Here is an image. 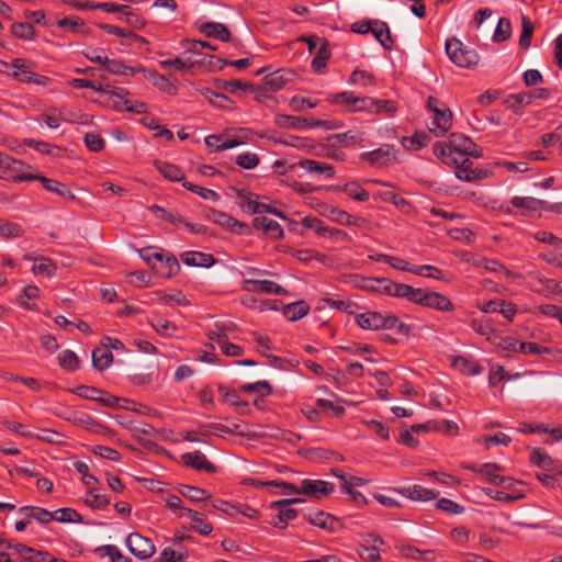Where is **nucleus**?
<instances>
[{
  "mask_svg": "<svg viewBox=\"0 0 562 562\" xmlns=\"http://www.w3.org/2000/svg\"><path fill=\"white\" fill-rule=\"evenodd\" d=\"M178 492L191 502H202L211 498V495L204 488L182 484L179 486Z\"/></svg>",
  "mask_w": 562,
  "mask_h": 562,
  "instance_id": "ea45409f",
  "label": "nucleus"
},
{
  "mask_svg": "<svg viewBox=\"0 0 562 562\" xmlns=\"http://www.w3.org/2000/svg\"><path fill=\"white\" fill-rule=\"evenodd\" d=\"M24 234V228L14 222L0 218V236L3 238H18Z\"/></svg>",
  "mask_w": 562,
  "mask_h": 562,
  "instance_id": "864d4df0",
  "label": "nucleus"
},
{
  "mask_svg": "<svg viewBox=\"0 0 562 562\" xmlns=\"http://www.w3.org/2000/svg\"><path fill=\"white\" fill-rule=\"evenodd\" d=\"M239 390L245 393H261L262 395H270L272 393V386L267 381L243 384Z\"/></svg>",
  "mask_w": 562,
  "mask_h": 562,
  "instance_id": "e2e57ef3",
  "label": "nucleus"
},
{
  "mask_svg": "<svg viewBox=\"0 0 562 562\" xmlns=\"http://www.w3.org/2000/svg\"><path fill=\"white\" fill-rule=\"evenodd\" d=\"M130 552L139 560H147L155 553V546L150 539L137 532H132L126 538Z\"/></svg>",
  "mask_w": 562,
  "mask_h": 562,
  "instance_id": "9d476101",
  "label": "nucleus"
},
{
  "mask_svg": "<svg viewBox=\"0 0 562 562\" xmlns=\"http://www.w3.org/2000/svg\"><path fill=\"white\" fill-rule=\"evenodd\" d=\"M142 74H144V77L149 80L154 87H156L157 89H159L160 91H165V92H168V93H173L176 88L175 86L170 82V80L157 72L156 70H148L145 68V71H140Z\"/></svg>",
  "mask_w": 562,
  "mask_h": 562,
  "instance_id": "72a5a7b5",
  "label": "nucleus"
},
{
  "mask_svg": "<svg viewBox=\"0 0 562 562\" xmlns=\"http://www.w3.org/2000/svg\"><path fill=\"white\" fill-rule=\"evenodd\" d=\"M383 314L375 311H368L364 313L356 314L355 322L364 330H380L382 329Z\"/></svg>",
  "mask_w": 562,
  "mask_h": 562,
  "instance_id": "aec40b11",
  "label": "nucleus"
},
{
  "mask_svg": "<svg viewBox=\"0 0 562 562\" xmlns=\"http://www.w3.org/2000/svg\"><path fill=\"white\" fill-rule=\"evenodd\" d=\"M389 265L394 269L407 271L422 277H428L437 280H441L443 278L442 271L437 267L430 265L413 266L400 257L391 256Z\"/></svg>",
  "mask_w": 562,
  "mask_h": 562,
  "instance_id": "6e6552de",
  "label": "nucleus"
},
{
  "mask_svg": "<svg viewBox=\"0 0 562 562\" xmlns=\"http://www.w3.org/2000/svg\"><path fill=\"white\" fill-rule=\"evenodd\" d=\"M215 86L216 88L222 89L228 93H235L237 90H246L252 88L251 85L244 82L241 80L217 79L215 81Z\"/></svg>",
  "mask_w": 562,
  "mask_h": 562,
  "instance_id": "13d9d810",
  "label": "nucleus"
},
{
  "mask_svg": "<svg viewBox=\"0 0 562 562\" xmlns=\"http://www.w3.org/2000/svg\"><path fill=\"white\" fill-rule=\"evenodd\" d=\"M11 33L20 40L32 41L35 38V30L31 23L15 22L11 25Z\"/></svg>",
  "mask_w": 562,
  "mask_h": 562,
  "instance_id": "8fccbe9b",
  "label": "nucleus"
},
{
  "mask_svg": "<svg viewBox=\"0 0 562 562\" xmlns=\"http://www.w3.org/2000/svg\"><path fill=\"white\" fill-rule=\"evenodd\" d=\"M59 366L68 371H76L80 367L77 355L71 350H64L58 355Z\"/></svg>",
  "mask_w": 562,
  "mask_h": 562,
  "instance_id": "4d7b16f0",
  "label": "nucleus"
},
{
  "mask_svg": "<svg viewBox=\"0 0 562 562\" xmlns=\"http://www.w3.org/2000/svg\"><path fill=\"white\" fill-rule=\"evenodd\" d=\"M243 290L248 292L285 295L288 291L280 284L270 280L245 279Z\"/></svg>",
  "mask_w": 562,
  "mask_h": 562,
  "instance_id": "f8f14e48",
  "label": "nucleus"
},
{
  "mask_svg": "<svg viewBox=\"0 0 562 562\" xmlns=\"http://www.w3.org/2000/svg\"><path fill=\"white\" fill-rule=\"evenodd\" d=\"M19 513L29 519H34L41 525H47L53 521V515L49 510L38 506H23L19 508Z\"/></svg>",
  "mask_w": 562,
  "mask_h": 562,
  "instance_id": "c756f323",
  "label": "nucleus"
},
{
  "mask_svg": "<svg viewBox=\"0 0 562 562\" xmlns=\"http://www.w3.org/2000/svg\"><path fill=\"white\" fill-rule=\"evenodd\" d=\"M126 94L122 95V99L114 101V108L117 111H126L136 114H143L147 112V104L142 101H133L128 99H124Z\"/></svg>",
  "mask_w": 562,
  "mask_h": 562,
  "instance_id": "a19ab883",
  "label": "nucleus"
},
{
  "mask_svg": "<svg viewBox=\"0 0 562 562\" xmlns=\"http://www.w3.org/2000/svg\"><path fill=\"white\" fill-rule=\"evenodd\" d=\"M302 225L306 228L313 229L321 237L327 236L328 226L317 217L306 216L302 220Z\"/></svg>",
  "mask_w": 562,
  "mask_h": 562,
  "instance_id": "69168bd1",
  "label": "nucleus"
},
{
  "mask_svg": "<svg viewBox=\"0 0 562 562\" xmlns=\"http://www.w3.org/2000/svg\"><path fill=\"white\" fill-rule=\"evenodd\" d=\"M349 83L360 85L362 87L373 86L374 77L367 70L356 69L349 77Z\"/></svg>",
  "mask_w": 562,
  "mask_h": 562,
  "instance_id": "052dcab7",
  "label": "nucleus"
},
{
  "mask_svg": "<svg viewBox=\"0 0 562 562\" xmlns=\"http://www.w3.org/2000/svg\"><path fill=\"white\" fill-rule=\"evenodd\" d=\"M119 20H124L132 29L135 30H142L146 26V20L142 15L135 13L130 5L125 13L119 16Z\"/></svg>",
  "mask_w": 562,
  "mask_h": 562,
  "instance_id": "680f3d73",
  "label": "nucleus"
},
{
  "mask_svg": "<svg viewBox=\"0 0 562 562\" xmlns=\"http://www.w3.org/2000/svg\"><path fill=\"white\" fill-rule=\"evenodd\" d=\"M154 166L169 181L187 182L184 172L178 166L161 160H155Z\"/></svg>",
  "mask_w": 562,
  "mask_h": 562,
  "instance_id": "a878e982",
  "label": "nucleus"
},
{
  "mask_svg": "<svg viewBox=\"0 0 562 562\" xmlns=\"http://www.w3.org/2000/svg\"><path fill=\"white\" fill-rule=\"evenodd\" d=\"M330 57V52L328 49V42L323 41L321 46L318 47L315 57L312 60V68L316 72H321L322 69L326 67V63Z\"/></svg>",
  "mask_w": 562,
  "mask_h": 562,
  "instance_id": "3c124183",
  "label": "nucleus"
},
{
  "mask_svg": "<svg viewBox=\"0 0 562 562\" xmlns=\"http://www.w3.org/2000/svg\"><path fill=\"white\" fill-rule=\"evenodd\" d=\"M446 54L449 59L462 68H472L477 65L480 57L475 49L465 46L459 38L450 37L446 41Z\"/></svg>",
  "mask_w": 562,
  "mask_h": 562,
  "instance_id": "7ed1b4c3",
  "label": "nucleus"
},
{
  "mask_svg": "<svg viewBox=\"0 0 562 562\" xmlns=\"http://www.w3.org/2000/svg\"><path fill=\"white\" fill-rule=\"evenodd\" d=\"M297 165L310 173L324 175L329 179L334 178L336 175L335 167L327 162L312 159H302L297 162Z\"/></svg>",
  "mask_w": 562,
  "mask_h": 562,
  "instance_id": "4be33fe9",
  "label": "nucleus"
},
{
  "mask_svg": "<svg viewBox=\"0 0 562 562\" xmlns=\"http://www.w3.org/2000/svg\"><path fill=\"white\" fill-rule=\"evenodd\" d=\"M200 32L207 37L216 38L221 42H229L231 32L226 25L216 22H205L200 26Z\"/></svg>",
  "mask_w": 562,
  "mask_h": 562,
  "instance_id": "5701e85b",
  "label": "nucleus"
},
{
  "mask_svg": "<svg viewBox=\"0 0 562 562\" xmlns=\"http://www.w3.org/2000/svg\"><path fill=\"white\" fill-rule=\"evenodd\" d=\"M359 159L373 168L389 167L397 161V149L394 145L385 144L374 150L360 154Z\"/></svg>",
  "mask_w": 562,
  "mask_h": 562,
  "instance_id": "423d86ee",
  "label": "nucleus"
},
{
  "mask_svg": "<svg viewBox=\"0 0 562 562\" xmlns=\"http://www.w3.org/2000/svg\"><path fill=\"white\" fill-rule=\"evenodd\" d=\"M90 498L86 499V504L92 509H105L110 505V497L103 494H97L93 490L88 492Z\"/></svg>",
  "mask_w": 562,
  "mask_h": 562,
  "instance_id": "338daca9",
  "label": "nucleus"
},
{
  "mask_svg": "<svg viewBox=\"0 0 562 562\" xmlns=\"http://www.w3.org/2000/svg\"><path fill=\"white\" fill-rule=\"evenodd\" d=\"M154 259L161 262L164 271L161 274L166 278H171L180 271V265L178 259L171 255H164L162 252H153Z\"/></svg>",
  "mask_w": 562,
  "mask_h": 562,
  "instance_id": "c85d7f7f",
  "label": "nucleus"
},
{
  "mask_svg": "<svg viewBox=\"0 0 562 562\" xmlns=\"http://www.w3.org/2000/svg\"><path fill=\"white\" fill-rule=\"evenodd\" d=\"M57 26L60 29H67L74 33H88V29L86 27L83 20L78 16H66L57 22Z\"/></svg>",
  "mask_w": 562,
  "mask_h": 562,
  "instance_id": "de8ad7c7",
  "label": "nucleus"
},
{
  "mask_svg": "<svg viewBox=\"0 0 562 562\" xmlns=\"http://www.w3.org/2000/svg\"><path fill=\"white\" fill-rule=\"evenodd\" d=\"M50 514L54 516L53 520L58 522H83L82 516L76 509L70 507L58 508L54 512H50Z\"/></svg>",
  "mask_w": 562,
  "mask_h": 562,
  "instance_id": "37998d69",
  "label": "nucleus"
},
{
  "mask_svg": "<svg viewBox=\"0 0 562 562\" xmlns=\"http://www.w3.org/2000/svg\"><path fill=\"white\" fill-rule=\"evenodd\" d=\"M76 395L98 402L104 407L116 408L120 407V402H127L126 398L117 397L109 392L90 385H79L72 391Z\"/></svg>",
  "mask_w": 562,
  "mask_h": 562,
  "instance_id": "0eeeda50",
  "label": "nucleus"
},
{
  "mask_svg": "<svg viewBox=\"0 0 562 562\" xmlns=\"http://www.w3.org/2000/svg\"><path fill=\"white\" fill-rule=\"evenodd\" d=\"M310 312V305L305 301H296L283 307V315L291 322L299 321Z\"/></svg>",
  "mask_w": 562,
  "mask_h": 562,
  "instance_id": "f704fd0d",
  "label": "nucleus"
},
{
  "mask_svg": "<svg viewBox=\"0 0 562 562\" xmlns=\"http://www.w3.org/2000/svg\"><path fill=\"white\" fill-rule=\"evenodd\" d=\"M318 213L323 216H326L327 218L331 220L333 222L344 225V226H356L357 225V218L352 215H350L348 212L333 206L327 203H319Z\"/></svg>",
  "mask_w": 562,
  "mask_h": 562,
  "instance_id": "ddd939ff",
  "label": "nucleus"
},
{
  "mask_svg": "<svg viewBox=\"0 0 562 562\" xmlns=\"http://www.w3.org/2000/svg\"><path fill=\"white\" fill-rule=\"evenodd\" d=\"M186 513L188 514L187 517L191 519V528L193 530L202 536H209L212 532L213 526L206 520L203 513L193 509L187 510Z\"/></svg>",
  "mask_w": 562,
  "mask_h": 562,
  "instance_id": "7c9ffc66",
  "label": "nucleus"
},
{
  "mask_svg": "<svg viewBox=\"0 0 562 562\" xmlns=\"http://www.w3.org/2000/svg\"><path fill=\"white\" fill-rule=\"evenodd\" d=\"M303 117L286 114H277L274 124L280 128L303 130Z\"/></svg>",
  "mask_w": 562,
  "mask_h": 562,
  "instance_id": "09e8293b",
  "label": "nucleus"
},
{
  "mask_svg": "<svg viewBox=\"0 0 562 562\" xmlns=\"http://www.w3.org/2000/svg\"><path fill=\"white\" fill-rule=\"evenodd\" d=\"M180 257L182 262L190 267L210 268L215 263L213 255L200 251H184Z\"/></svg>",
  "mask_w": 562,
  "mask_h": 562,
  "instance_id": "412c9836",
  "label": "nucleus"
},
{
  "mask_svg": "<svg viewBox=\"0 0 562 562\" xmlns=\"http://www.w3.org/2000/svg\"><path fill=\"white\" fill-rule=\"evenodd\" d=\"M304 518L314 526L323 529L334 530L337 519L323 510L304 514Z\"/></svg>",
  "mask_w": 562,
  "mask_h": 562,
  "instance_id": "cd10ccee",
  "label": "nucleus"
},
{
  "mask_svg": "<svg viewBox=\"0 0 562 562\" xmlns=\"http://www.w3.org/2000/svg\"><path fill=\"white\" fill-rule=\"evenodd\" d=\"M32 170L31 165L0 151V178L14 182L32 181L37 176Z\"/></svg>",
  "mask_w": 562,
  "mask_h": 562,
  "instance_id": "f03ea898",
  "label": "nucleus"
},
{
  "mask_svg": "<svg viewBox=\"0 0 562 562\" xmlns=\"http://www.w3.org/2000/svg\"><path fill=\"white\" fill-rule=\"evenodd\" d=\"M427 109L434 113L431 124L435 128L431 127L430 132H434L436 136H442L452 126L453 115L451 110L439 99L431 95L427 99Z\"/></svg>",
  "mask_w": 562,
  "mask_h": 562,
  "instance_id": "20e7f679",
  "label": "nucleus"
},
{
  "mask_svg": "<svg viewBox=\"0 0 562 562\" xmlns=\"http://www.w3.org/2000/svg\"><path fill=\"white\" fill-rule=\"evenodd\" d=\"M467 469H470L474 472H477V473L486 476L487 480L490 481V483H492L494 485L499 481V477H501V475L497 473L501 470V468L495 463H484L480 467L470 465V467H467Z\"/></svg>",
  "mask_w": 562,
  "mask_h": 562,
  "instance_id": "49530a36",
  "label": "nucleus"
},
{
  "mask_svg": "<svg viewBox=\"0 0 562 562\" xmlns=\"http://www.w3.org/2000/svg\"><path fill=\"white\" fill-rule=\"evenodd\" d=\"M4 65L13 69L11 76L20 82L43 85L47 80L46 77L31 71L26 59L14 58L10 65L7 63Z\"/></svg>",
  "mask_w": 562,
  "mask_h": 562,
  "instance_id": "1a4fd4ad",
  "label": "nucleus"
},
{
  "mask_svg": "<svg viewBox=\"0 0 562 562\" xmlns=\"http://www.w3.org/2000/svg\"><path fill=\"white\" fill-rule=\"evenodd\" d=\"M533 34V24L527 15H521V34L519 37V46L522 49H528L531 44Z\"/></svg>",
  "mask_w": 562,
  "mask_h": 562,
  "instance_id": "6e6d98bb",
  "label": "nucleus"
},
{
  "mask_svg": "<svg viewBox=\"0 0 562 562\" xmlns=\"http://www.w3.org/2000/svg\"><path fill=\"white\" fill-rule=\"evenodd\" d=\"M530 463L550 473L560 474L561 470L555 461L542 449H533L529 457Z\"/></svg>",
  "mask_w": 562,
  "mask_h": 562,
  "instance_id": "f3484780",
  "label": "nucleus"
},
{
  "mask_svg": "<svg viewBox=\"0 0 562 562\" xmlns=\"http://www.w3.org/2000/svg\"><path fill=\"white\" fill-rule=\"evenodd\" d=\"M335 490L333 483L323 480H310L305 479L302 481L300 491L303 495L311 496L314 498H322L328 496Z\"/></svg>",
  "mask_w": 562,
  "mask_h": 562,
  "instance_id": "9b49d317",
  "label": "nucleus"
},
{
  "mask_svg": "<svg viewBox=\"0 0 562 562\" xmlns=\"http://www.w3.org/2000/svg\"><path fill=\"white\" fill-rule=\"evenodd\" d=\"M113 360L111 351L103 348H95L92 351V364L95 370L104 371L108 369Z\"/></svg>",
  "mask_w": 562,
  "mask_h": 562,
  "instance_id": "c03bdc74",
  "label": "nucleus"
},
{
  "mask_svg": "<svg viewBox=\"0 0 562 562\" xmlns=\"http://www.w3.org/2000/svg\"><path fill=\"white\" fill-rule=\"evenodd\" d=\"M432 151L443 164L456 169L454 175L459 180L474 182L487 177V171L472 168L470 157L481 158L483 150L464 134L452 133L448 142H436Z\"/></svg>",
  "mask_w": 562,
  "mask_h": 562,
  "instance_id": "f257e3e1",
  "label": "nucleus"
},
{
  "mask_svg": "<svg viewBox=\"0 0 562 562\" xmlns=\"http://www.w3.org/2000/svg\"><path fill=\"white\" fill-rule=\"evenodd\" d=\"M342 190L349 198L359 202H367L370 199V194L364 190L358 182L350 181L344 187H337Z\"/></svg>",
  "mask_w": 562,
  "mask_h": 562,
  "instance_id": "79ce46f5",
  "label": "nucleus"
},
{
  "mask_svg": "<svg viewBox=\"0 0 562 562\" xmlns=\"http://www.w3.org/2000/svg\"><path fill=\"white\" fill-rule=\"evenodd\" d=\"M394 491L409 499L420 502L431 501L438 496V493L434 492L432 490L417 484L407 487L395 488Z\"/></svg>",
  "mask_w": 562,
  "mask_h": 562,
  "instance_id": "dca6fc26",
  "label": "nucleus"
},
{
  "mask_svg": "<svg viewBox=\"0 0 562 562\" xmlns=\"http://www.w3.org/2000/svg\"><path fill=\"white\" fill-rule=\"evenodd\" d=\"M403 142L406 148L412 150H419L428 145L430 142V136L426 132H416L413 136L405 137Z\"/></svg>",
  "mask_w": 562,
  "mask_h": 562,
  "instance_id": "5fc2aeb1",
  "label": "nucleus"
},
{
  "mask_svg": "<svg viewBox=\"0 0 562 562\" xmlns=\"http://www.w3.org/2000/svg\"><path fill=\"white\" fill-rule=\"evenodd\" d=\"M397 110L395 101L387 99H374L371 98L369 114H385L393 115Z\"/></svg>",
  "mask_w": 562,
  "mask_h": 562,
  "instance_id": "58836bf2",
  "label": "nucleus"
},
{
  "mask_svg": "<svg viewBox=\"0 0 562 562\" xmlns=\"http://www.w3.org/2000/svg\"><path fill=\"white\" fill-rule=\"evenodd\" d=\"M289 78L285 77L282 70L270 74L266 77V86L271 91H278L284 87Z\"/></svg>",
  "mask_w": 562,
  "mask_h": 562,
  "instance_id": "774afa93",
  "label": "nucleus"
},
{
  "mask_svg": "<svg viewBox=\"0 0 562 562\" xmlns=\"http://www.w3.org/2000/svg\"><path fill=\"white\" fill-rule=\"evenodd\" d=\"M149 211L153 212L156 217L167 221L172 225L178 226L181 223H184V218L179 213L173 211H167L166 209L157 204L149 206Z\"/></svg>",
  "mask_w": 562,
  "mask_h": 562,
  "instance_id": "a18cd8bd",
  "label": "nucleus"
},
{
  "mask_svg": "<svg viewBox=\"0 0 562 562\" xmlns=\"http://www.w3.org/2000/svg\"><path fill=\"white\" fill-rule=\"evenodd\" d=\"M510 204L514 207L520 209L522 215H526L528 212L544 211V200L531 196H514L510 200Z\"/></svg>",
  "mask_w": 562,
  "mask_h": 562,
  "instance_id": "b1692460",
  "label": "nucleus"
},
{
  "mask_svg": "<svg viewBox=\"0 0 562 562\" xmlns=\"http://www.w3.org/2000/svg\"><path fill=\"white\" fill-rule=\"evenodd\" d=\"M510 34H512V25H510L509 20L506 18H501L496 25V29H495V32L493 35V41L495 43H502V42L508 40L510 37Z\"/></svg>",
  "mask_w": 562,
  "mask_h": 562,
  "instance_id": "bf43d9fd",
  "label": "nucleus"
},
{
  "mask_svg": "<svg viewBox=\"0 0 562 562\" xmlns=\"http://www.w3.org/2000/svg\"><path fill=\"white\" fill-rule=\"evenodd\" d=\"M452 367L459 370L462 374L474 376L482 372L481 364L464 356H454L452 358Z\"/></svg>",
  "mask_w": 562,
  "mask_h": 562,
  "instance_id": "393cba45",
  "label": "nucleus"
},
{
  "mask_svg": "<svg viewBox=\"0 0 562 562\" xmlns=\"http://www.w3.org/2000/svg\"><path fill=\"white\" fill-rule=\"evenodd\" d=\"M182 463L198 471H204L206 473H215L217 468L199 450L193 452H187L181 456Z\"/></svg>",
  "mask_w": 562,
  "mask_h": 562,
  "instance_id": "4468645a",
  "label": "nucleus"
},
{
  "mask_svg": "<svg viewBox=\"0 0 562 562\" xmlns=\"http://www.w3.org/2000/svg\"><path fill=\"white\" fill-rule=\"evenodd\" d=\"M35 274L52 277L55 273L56 267L53 260L48 258H40L32 268Z\"/></svg>",
  "mask_w": 562,
  "mask_h": 562,
  "instance_id": "0e129e2a",
  "label": "nucleus"
},
{
  "mask_svg": "<svg viewBox=\"0 0 562 562\" xmlns=\"http://www.w3.org/2000/svg\"><path fill=\"white\" fill-rule=\"evenodd\" d=\"M209 337L218 345L225 356L240 357L244 355V349L238 345L229 342L227 335L213 333Z\"/></svg>",
  "mask_w": 562,
  "mask_h": 562,
  "instance_id": "bb28decb",
  "label": "nucleus"
},
{
  "mask_svg": "<svg viewBox=\"0 0 562 562\" xmlns=\"http://www.w3.org/2000/svg\"><path fill=\"white\" fill-rule=\"evenodd\" d=\"M274 143L295 147L297 149L305 150L306 153H314L316 148V144L313 139L300 136H288L286 138L274 139Z\"/></svg>",
  "mask_w": 562,
  "mask_h": 562,
  "instance_id": "c9c22d12",
  "label": "nucleus"
},
{
  "mask_svg": "<svg viewBox=\"0 0 562 562\" xmlns=\"http://www.w3.org/2000/svg\"><path fill=\"white\" fill-rule=\"evenodd\" d=\"M149 324L160 336L164 337H172L178 330V326L175 323L162 316L151 317Z\"/></svg>",
  "mask_w": 562,
  "mask_h": 562,
  "instance_id": "4c0bfd02",
  "label": "nucleus"
},
{
  "mask_svg": "<svg viewBox=\"0 0 562 562\" xmlns=\"http://www.w3.org/2000/svg\"><path fill=\"white\" fill-rule=\"evenodd\" d=\"M475 266L479 268H483L491 272H502L507 278L513 276V272L510 270H508L503 263H501L499 261H497L495 259H487V258L482 257L476 260Z\"/></svg>",
  "mask_w": 562,
  "mask_h": 562,
  "instance_id": "603ef678",
  "label": "nucleus"
},
{
  "mask_svg": "<svg viewBox=\"0 0 562 562\" xmlns=\"http://www.w3.org/2000/svg\"><path fill=\"white\" fill-rule=\"evenodd\" d=\"M35 180L40 181L46 191L56 193L65 201L76 200V195L72 193V191L65 183H61L58 180L47 178L41 173H37Z\"/></svg>",
  "mask_w": 562,
  "mask_h": 562,
  "instance_id": "2eb2a0df",
  "label": "nucleus"
},
{
  "mask_svg": "<svg viewBox=\"0 0 562 562\" xmlns=\"http://www.w3.org/2000/svg\"><path fill=\"white\" fill-rule=\"evenodd\" d=\"M504 104L513 110L515 114H521L522 109L531 104V97L529 92H518L507 95Z\"/></svg>",
  "mask_w": 562,
  "mask_h": 562,
  "instance_id": "2f4dec72",
  "label": "nucleus"
},
{
  "mask_svg": "<svg viewBox=\"0 0 562 562\" xmlns=\"http://www.w3.org/2000/svg\"><path fill=\"white\" fill-rule=\"evenodd\" d=\"M327 101L331 104L342 105L350 113L366 112L369 114L371 97H358L352 91H342L329 94Z\"/></svg>",
  "mask_w": 562,
  "mask_h": 562,
  "instance_id": "39448f33",
  "label": "nucleus"
},
{
  "mask_svg": "<svg viewBox=\"0 0 562 562\" xmlns=\"http://www.w3.org/2000/svg\"><path fill=\"white\" fill-rule=\"evenodd\" d=\"M105 69L114 75H123V76H134L136 74H140V71H145V67L142 65L137 67H130L125 65L122 60L109 59L104 64Z\"/></svg>",
  "mask_w": 562,
  "mask_h": 562,
  "instance_id": "473e14b6",
  "label": "nucleus"
},
{
  "mask_svg": "<svg viewBox=\"0 0 562 562\" xmlns=\"http://www.w3.org/2000/svg\"><path fill=\"white\" fill-rule=\"evenodd\" d=\"M425 307L435 308L441 312H449L453 310V304L446 295L429 291Z\"/></svg>",
  "mask_w": 562,
  "mask_h": 562,
  "instance_id": "e433bc0d",
  "label": "nucleus"
},
{
  "mask_svg": "<svg viewBox=\"0 0 562 562\" xmlns=\"http://www.w3.org/2000/svg\"><path fill=\"white\" fill-rule=\"evenodd\" d=\"M218 392L222 394L223 401L234 406L238 414L247 415L250 412L248 403L240 400L235 389L218 384Z\"/></svg>",
  "mask_w": 562,
  "mask_h": 562,
  "instance_id": "6ab92c4d",
  "label": "nucleus"
},
{
  "mask_svg": "<svg viewBox=\"0 0 562 562\" xmlns=\"http://www.w3.org/2000/svg\"><path fill=\"white\" fill-rule=\"evenodd\" d=\"M370 33L382 45L385 50H392L394 41L391 35L390 27L386 22L381 20H373Z\"/></svg>",
  "mask_w": 562,
  "mask_h": 562,
  "instance_id": "a211bd4d",
  "label": "nucleus"
}]
</instances>
